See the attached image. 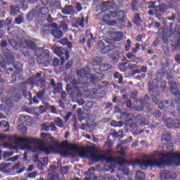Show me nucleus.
<instances>
[{
	"instance_id": "nucleus-1",
	"label": "nucleus",
	"mask_w": 180,
	"mask_h": 180,
	"mask_svg": "<svg viewBox=\"0 0 180 180\" xmlns=\"http://www.w3.org/2000/svg\"><path fill=\"white\" fill-rule=\"evenodd\" d=\"M77 75L79 78L78 80L72 79V82L67 85L66 91L69 93L71 98L78 99L82 96L83 92H86L88 86L94 85L105 78V75L98 73V75H91L86 73V70L81 69L77 71Z\"/></svg>"
},
{
	"instance_id": "nucleus-2",
	"label": "nucleus",
	"mask_w": 180,
	"mask_h": 180,
	"mask_svg": "<svg viewBox=\"0 0 180 180\" xmlns=\"http://www.w3.org/2000/svg\"><path fill=\"white\" fill-rule=\"evenodd\" d=\"M13 143L16 144L17 146H19V144H29V145H34L37 146L39 150L44 153L45 155H50L54 150H56V148L53 146H47L44 144H43V142L41 140L37 139V138H30V139H25L23 137H18L14 139Z\"/></svg>"
},
{
	"instance_id": "nucleus-3",
	"label": "nucleus",
	"mask_w": 180,
	"mask_h": 180,
	"mask_svg": "<svg viewBox=\"0 0 180 180\" xmlns=\"http://www.w3.org/2000/svg\"><path fill=\"white\" fill-rule=\"evenodd\" d=\"M118 160H122L118 162L120 165H131L134 167V165H139V167L143 170H146L148 168V167H157V164L160 165V163H158L157 161L152 160H140L136 159L131 160V162L127 161L122 157H118Z\"/></svg>"
},
{
	"instance_id": "nucleus-4",
	"label": "nucleus",
	"mask_w": 180,
	"mask_h": 180,
	"mask_svg": "<svg viewBox=\"0 0 180 180\" xmlns=\"http://www.w3.org/2000/svg\"><path fill=\"white\" fill-rule=\"evenodd\" d=\"M156 155H159L158 159H153V161H157L158 164H156V167H165L168 162H171V158H174V160H177L179 161V153H172L168 152L167 153H164V151H157L155 153Z\"/></svg>"
},
{
	"instance_id": "nucleus-5",
	"label": "nucleus",
	"mask_w": 180,
	"mask_h": 180,
	"mask_svg": "<svg viewBox=\"0 0 180 180\" xmlns=\"http://www.w3.org/2000/svg\"><path fill=\"white\" fill-rule=\"evenodd\" d=\"M79 155H86L89 154L88 159L92 162V164H96L101 161H105L106 160L105 155H99L95 152V148L92 147L81 148L79 152Z\"/></svg>"
},
{
	"instance_id": "nucleus-6",
	"label": "nucleus",
	"mask_w": 180,
	"mask_h": 180,
	"mask_svg": "<svg viewBox=\"0 0 180 180\" xmlns=\"http://www.w3.org/2000/svg\"><path fill=\"white\" fill-rule=\"evenodd\" d=\"M174 22L169 23V30L164 27L159 28L158 31V36L162 39L165 44H168V37H172L174 34H178L176 28L174 31Z\"/></svg>"
},
{
	"instance_id": "nucleus-7",
	"label": "nucleus",
	"mask_w": 180,
	"mask_h": 180,
	"mask_svg": "<svg viewBox=\"0 0 180 180\" xmlns=\"http://www.w3.org/2000/svg\"><path fill=\"white\" fill-rule=\"evenodd\" d=\"M34 54L37 58V61L39 64L44 65L46 66L50 65V62H49V58H50V51L48 49H43L41 48L37 49L34 51Z\"/></svg>"
},
{
	"instance_id": "nucleus-8",
	"label": "nucleus",
	"mask_w": 180,
	"mask_h": 180,
	"mask_svg": "<svg viewBox=\"0 0 180 180\" xmlns=\"http://www.w3.org/2000/svg\"><path fill=\"white\" fill-rule=\"evenodd\" d=\"M54 18L51 17L50 14V9L48 7L44 6L41 7L38 10V16L37 18V22H40L41 23H44V22H48V23H53Z\"/></svg>"
},
{
	"instance_id": "nucleus-9",
	"label": "nucleus",
	"mask_w": 180,
	"mask_h": 180,
	"mask_svg": "<svg viewBox=\"0 0 180 180\" xmlns=\"http://www.w3.org/2000/svg\"><path fill=\"white\" fill-rule=\"evenodd\" d=\"M147 4L148 5V9H154V12L156 15V18H161V15L163 13H165L168 9L171 8V6L167 3H161L158 6H153V1H147Z\"/></svg>"
},
{
	"instance_id": "nucleus-10",
	"label": "nucleus",
	"mask_w": 180,
	"mask_h": 180,
	"mask_svg": "<svg viewBox=\"0 0 180 180\" xmlns=\"http://www.w3.org/2000/svg\"><path fill=\"white\" fill-rule=\"evenodd\" d=\"M52 50L58 57L60 58V65H64V63H65V60L70 59V51L67 49H65L63 47L53 46L52 47Z\"/></svg>"
},
{
	"instance_id": "nucleus-11",
	"label": "nucleus",
	"mask_w": 180,
	"mask_h": 180,
	"mask_svg": "<svg viewBox=\"0 0 180 180\" xmlns=\"http://www.w3.org/2000/svg\"><path fill=\"white\" fill-rule=\"evenodd\" d=\"M22 68H23V65L20 62H18L14 65V68H9L6 70V73L11 75V78L13 79L11 81V84H15L16 82V75H19L22 72Z\"/></svg>"
},
{
	"instance_id": "nucleus-12",
	"label": "nucleus",
	"mask_w": 180,
	"mask_h": 180,
	"mask_svg": "<svg viewBox=\"0 0 180 180\" xmlns=\"http://www.w3.org/2000/svg\"><path fill=\"white\" fill-rule=\"evenodd\" d=\"M148 88L149 94L150 96H152V101L153 103H155V105H158V103H160V87H158V86H154V85L153 84V82H150L148 84Z\"/></svg>"
},
{
	"instance_id": "nucleus-13",
	"label": "nucleus",
	"mask_w": 180,
	"mask_h": 180,
	"mask_svg": "<svg viewBox=\"0 0 180 180\" xmlns=\"http://www.w3.org/2000/svg\"><path fill=\"white\" fill-rule=\"evenodd\" d=\"M110 15L112 18H116L118 22H120V25H118L119 29H124V27H126L124 24L126 19H127L126 13H124L123 11H110Z\"/></svg>"
},
{
	"instance_id": "nucleus-14",
	"label": "nucleus",
	"mask_w": 180,
	"mask_h": 180,
	"mask_svg": "<svg viewBox=\"0 0 180 180\" xmlns=\"http://www.w3.org/2000/svg\"><path fill=\"white\" fill-rule=\"evenodd\" d=\"M97 11H101V13L109 11V9H117V6L115 4V1H103L101 4L96 6Z\"/></svg>"
},
{
	"instance_id": "nucleus-15",
	"label": "nucleus",
	"mask_w": 180,
	"mask_h": 180,
	"mask_svg": "<svg viewBox=\"0 0 180 180\" xmlns=\"http://www.w3.org/2000/svg\"><path fill=\"white\" fill-rule=\"evenodd\" d=\"M8 43L11 47H13V50L25 51V49H26L24 42L19 38H16L15 39H8Z\"/></svg>"
},
{
	"instance_id": "nucleus-16",
	"label": "nucleus",
	"mask_w": 180,
	"mask_h": 180,
	"mask_svg": "<svg viewBox=\"0 0 180 180\" xmlns=\"http://www.w3.org/2000/svg\"><path fill=\"white\" fill-rule=\"evenodd\" d=\"M59 148H68L70 151H75L79 154L81 148L79 147L77 144H71L68 143V141L65 140L61 142Z\"/></svg>"
},
{
	"instance_id": "nucleus-17",
	"label": "nucleus",
	"mask_w": 180,
	"mask_h": 180,
	"mask_svg": "<svg viewBox=\"0 0 180 180\" xmlns=\"http://www.w3.org/2000/svg\"><path fill=\"white\" fill-rule=\"evenodd\" d=\"M42 32L45 36L46 34H52L55 39H61L63 37L64 33L60 30H43Z\"/></svg>"
},
{
	"instance_id": "nucleus-18",
	"label": "nucleus",
	"mask_w": 180,
	"mask_h": 180,
	"mask_svg": "<svg viewBox=\"0 0 180 180\" xmlns=\"http://www.w3.org/2000/svg\"><path fill=\"white\" fill-rule=\"evenodd\" d=\"M102 21L103 23H105V25H108V26H116L117 25V21L116 20H112V15L110 14H105L102 19Z\"/></svg>"
},
{
	"instance_id": "nucleus-19",
	"label": "nucleus",
	"mask_w": 180,
	"mask_h": 180,
	"mask_svg": "<svg viewBox=\"0 0 180 180\" xmlns=\"http://www.w3.org/2000/svg\"><path fill=\"white\" fill-rule=\"evenodd\" d=\"M85 25H88V16L86 17V20L84 17L77 18L73 23V27H84Z\"/></svg>"
},
{
	"instance_id": "nucleus-20",
	"label": "nucleus",
	"mask_w": 180,
	"mask_h": 180,
	"mask_svg": "<svg viewBox=\"0 0 180 180\" xmlns=\"http://www.w3.org/2000/svg\"><path fill=\"white\" fill-rule=\"evenodd\" d=\"M61 12L63 15H72L75 13V9L72 5H65L63 8H62Z\"/></svg>"
},
{
	"instance_id": "nucleus-21",
	"label": "nucleus",
	"mask_w": 180,
	"mask_h": 180,
	"mask_svg": "<svg viewBox=\"0 0 180 180\" xmlns=\"http://www.w3.org/2000/svg\"><path fill=\"white\" fill-rule=\"evenodd\" d=\"M169 84L170 85V91L172 94L174 95V96H180V91L178 90V86L176 85V83L174 82H169Z\"/></svg>"
},
{
	"instance_id": "nucleus-22",
	"label": "nucleus",
	"mask_w": 180,
	"mask_h": 180,
	"mask_svg": "<svg viewBox=\"0 0 180 180\" xmlns=\"http://www.w3.org/2000/svg\"><path fill=\"white\" fill-rule=\"evenodd\" d=\"M86 37L87 38V47L91 49V44H92V41H95V38L94 37V34L91 32V30H86L85 32Z\"/></svg>"
},
{
	"instance_id": "nucleus-23",
	"label": "nucleus",
	"mask_w": 180,
	"mask_h": 180,
	"mask_svg": "<svg viewBox=\"0 0 180 180\" xmlns=\"http://www.w3.org/2000/svg\"><path fill=\"white\" fill-rule=\"evenodd\" d=\"M99 70L101 72H113V66L109 63L102 64Z\"/></svg>"
},
{
	"instance_id": "nucleus-24",
	"label": "nucleus",
	"mask_w": 180,
	"mask_h": 180,
	"mask_svg": "<svg viewBox=\"0 0 180 180\" xmlns=\"http://www.w3.org/2000/svg\"><path fill=\"white\" fill-rule=\"evenodd\" d=\"M160 178L161 180H171L172 179V175L170 172L164 170L160 174Z\"/></svg>"
},
{
	"instance_id": "nucleus-25",
	"label": "nucleus",
	"mask_w": 180,
	"mask_h": 180,
	"mask_svg": "<svg viewBox=\"0 0 180 180\" xmlns=\"http://www.w3.org/2000/svg\"><path fill=\"white\" fill-rule=\"evenodd\" d=\"M0 129L4 133L9 131V130H11V126L9 125V122L5 120L0 122Z\"/></svg>"
},
{
	"instance_id": "nucleus-26",
	"label": "nucleus",
	"mask_w": 180,
	"mask_h": 180,
	"mask_svg": "<svg viewBox=\"0 0 180 180\" xmlns=\"http://www.w3.org/2000/svg\"><path fill=\"white\" fill-rule=\"evenodd\" d=\"M116 49V46L115 45H105L103 50L100 51L101 54H108V53H110V51H113V50Z\"/></svg>"
},
{
	"instance_id": "nucleus-27",
	"label": "nucleus",
	"mask_w": 180,
	"mask_h": 180,
	"mask_svg": "<svg viewBox=\"0 0 180 180\" xmlns=\"http://www.w3.org/2000/svg\"><path fill=\"white\" fill-rule=\"evenodd\" d=\"M27 84L30 85L32 88H34V86H39V85H40L39 80H37L36 77H34L28 78L27 79Z\"/></svg>"
},
{
	"instance_id": "nucleus-28",
	"label": "nucleus",
	"mask_w": 180,
	"mask_h": 180,
	"mask_svg": "<svg viewBox=\"0 0 180 180\" xmlns=\"http://www.w3.org/2000/svg\"><path fill=\"white\" fill-rule=\"evenodd\" d=\"M141 14H140V13H136L133 19V22L134 23V25H136V26H137V27H141V22H143L141 20Z\"/></svg>"
},
{
	"instance_id": "nucleus-29",
	"label": "nucleus",
	"mask_w": 180,
	"mask_h": 180,
	"mask_svg": "<svg viewBox=\"0 0 180 180\" xmlns=\"http://www.w3.org/2000/svg\"><path fill=\"white\" fill-rule=\"evenodd\" d=\"M162 141H165L163 146H167L171 141V133L165 132L162 134Z\"/></svg>"
},
{
	"instance_id": "nucleus-30",
	"label": "nucleus",
	"mask_w": 180,
	"mask_h": 180,
	"mask_svg": "<svg viewBox=\"0 0 180 180\" xmlns=\"http://www.w3.org/2000/svg\"><path fill=\"white\" fill-rule=\"evenodd\" d=\"M11 16H16L20 12V7L19 6L11 5Z\"/></svg>"
},
{
	"instance_id": "nucleus-31",
	"label": "nucleus",
	"mask_w": 180,
	"mask_h": 180,
	"mask_svg": "<svg viewBox=\"0 0 180 180\" xmlns=\"http://www.w3.org/2000/svg\"><path fill=\"white\" fill-rule=\"evenodd\" d=\"M37 17L36 16V10L32 9L27 15V20L29 22H32V20H37Z\"/></svg>"
},
{
	"instance_id": "nucleus-32",
	"label": "nucleus",
	"mask_w": 180,
	"mask_h": 180,
	"mask_svg": "<svg viewBox=\"0 0 180 180\" xmlns=\"http://www.w3.org/2000/svg\"><path fill=\"white\" fill-rule=\"evenodd\" d=\"M25 43L27 45V47L30 49V50H36L37 45L34 41L27 39L25 41Z\"/></svg>"
},
{
	"instance_id": "nucleus-33",
	"label": "nucleus",
	"mask_w": 180,
	"mask_h": 180,
	"mask_svg": "<svg viewBox=\"0 0 180 180\" xmlns=\"http://www.w3.org/2000/svg\"><path fill=\"white\" fill-rule=\"evenodd\" d=\"M112 61L114 64L119 62V58H120V52L119 51H115L111 56Z\"/></svg>"
},
{
	"instance_id": "nucleus-34",
	"label": "nucleus",
	"mask_w": 180,
	"mask_h": 180,
	"mask_svg": "<svg viewBox=\"0 0 180 180\" xmlns=\"http://www.w3.org/2000/svg\"><path fill=\"white\" fill-rule=\"evenodd\" d=\"M103 63V60L101 57L96 56L93 58L91 64L94 67H98Z\"/></svg>"
},
{
	"instance_id": "nucleus-35",
	"label": "nucleus",
	"mask_w": 180,
	"mask_h": 180,
	"mask_svg": "<svg viewBox=\"0 0 180 180\" xmlns=\"http://www.w3.org/2000/svg\"><path fill=\"white\" fill-rule=\"evenodd\" d=\"M25 18L23 17V13L20 14L14 19V23L15 25H22V23L24 22Z\"/></svg>"
},
{
	"instance_id": "nucleus-36",
	"label": "nucleus",
	"mask_w": 180,
	"mask_h": 180,
	"mask_svg": "<svg viewBox=\"0 0 180 180\" xmlns=\"http://www.w3.org/2000/svg\"><path fill=\"white\" fill-rule=\"evenodd\" d=\"M105 43H108V39H102L101 41H99L97 44V49L98 51L101 52L103 49L104 48Z\"/></svg>"
},
{
	"instance_id": "nucleus-37",
	"label": "nucleus",
	"mask_w": 180,
	"mask_h": 180,
	"mask_svg": "<svg viewBox=\"0 0 180 180\" xmlns=\"http://www.w3.org/2000/svg\"><path fill=\"white\" fill-rule=\"evenodd\" d=\"M136 180H145L146 179V174L144 172L138 170L136 173Z\"/></svg>"
},
{
	"instance_id": "nucleus-38",
	"label": "nucleus",
	"mask_w": 180,
	"mask_h": 180,
	"mask_svg": "<svg viewBox=\"0 0 180 180\" xmlns=\"http://www.w3.org/2000/svg\"><path fill=\"white\" fill-rule=\"evenodd\" d=\"M129 124L131 129H134V130H137L139 129V125H137V124H136V122H133V120L132 119H129V120H127L125 121V124H127V123H130Z\"/></svg>"
},
{
	"instance_id": "nucleus-39",
	"label": "nucleus",
	"mask_w": 180,
	"mask_h": 180,
	"mask_svg": "<svg viewBox=\"0 0 180 180\" xmlns=\"http://www.w3.org/2000/svg\"><path fill=\"white\" fill-rule=\"evenodd\" d=\"M44 95H46V89H43L41 91L37 92L36 97L39 101H43L44 99Z\"/></svg>"
},
{
	"instance_id": "nucleus-40",
	"label": "nucleus",
	"mask_w": 180,
	"mask_h": 180,
	"mask_svg": "<svg viewBox=\"0 0 180 180\" xmlns=\"http://www.w3.org/2000/svg\"><path fill=\"white\" fill-rule=\"evenodd\" d=\"M114 78L115 79H118V84H123V76L120 73H119V72H116L115 73H114Z\"/></svg>"
},
{
	"instance_id": "nucleus-41",
	"label": "nucleus",
	"mask_w": 180,
	"mask_h": 180,
	"mask_svg": "<svg viewBox=\"0 0 180 180\" xmlns=\"http://www.w3.org/2000/svg\"><path fill=\"white\" fill-rule=\"evenodd\" d=\"M137 4H139V2L136 0H132L131 4V9L132 12H137L139 11Z\"/></svg>"
},
{
	"instance_id": "nucleus-42",
	"label": "nucleus",
	"mask_w": 180,
	"mask_h": 180,
	"mask_svg": "<svg viewBox=\"0 0 180 180\" xmlns=\"http://www.w3.org/2000/svg\"><path fill=\"white\" fill-rule=\"evenodd\" d=\"M62 84L60 82L57 83L56 86H54V89L53 90V93L54 95H57L60 91L62 89Z\"/></svg>"
},
{
	"instance_id": "nucleus-43",
	"label": "nucleus",
	"mask_w": 180,
	"mask_h": 180,
	"mask_svg": "<svg viewBox=\"0 0 180 180\" xmlns=\"http://www.w3.org/2000/svg\"><path fill=\"white\" fill-rule=\"evenodd\" d=\"M6 60L8 65L13 64V61H15V57H13L12 55L6 56Z\"/></svg>"
},
{
	"instance_id": "nucleus-44",
	"label": "nucleus",
	"mask_w": 180,
	"mask_h": 180,
	"mask_svg": "<svg viewBox=\"0 0 180 180\" xmlns=\"http://www.w3.org/2000/svg\"><path fill=\"white\" fill-rule=\"evenodd\" d=\"M160 91L162 92H167L168 91V87H167V82L162 81L160 83Z\"/></svg>"
},
{
	"instance_id": "nucleus-45",
	"label": "nucleus",
	"mask_w": 180,
	"mask_h": 180,
	"mask_svg": "<svg viewBox=\"0 0 180 180\" xmlns=\"http://www.w3.org/2000/svg\"><path fill=\"white\" fill-rule=\"evenodd\" d=\"M127 64V62L125 63H121L119 65V70L121 71V72H126L127 68H126V65Z\"/></svg>"
},
{
	"instance_id": "nucleus-46",
	"label": "nucleus",
	"mask_w": 180,
	"mask_h": 180,
	"mask_svg": "<svg viewBox=\"0 0 180 180\" xmlns=\"http://www.w3.org/2000/svg\"><path fill=\"white\" fill-rule=\"evenodd\" d=\"M123 37H124V34H123V32H117L115 36V40H117V41H120L121 40H123Z\"/></svg>"
},
{
	"instance_id": "nucleus-47",
	"label": "nucleus",
	"mask_w": 180,
	"mask_h": 180,
	"mask_svg": "<svg viewBox=\"0 0 180 180\" xmlns=\"http://www.w3.org/2000/svg\"><path fill=\"white\" fill-rule=\"evenodd\" d=\"M180 126V122L178 119H174L172 129H178Z\"/></svg>"
},
{
	"instance_id": "nucleus-48",
	"label": "nucleus",
	"mask_w": 180,
	"mask_h": 180,
	"mask_svg": "<svg viewBox=\"0 0 180 180\" xmlns=\"http://www.w3.org/2000/svg\"><path fill=\"white\" fill-rule=\"evenodd\" d=\"M180 126V122L178 119H174L172 129H178Z\"/></svg>"
},
{
	"instance_id": "nucleus-49",
	"label": "nucleus",
	"mask_w": 180,
	"mask_h": 180,
	"mask_svg": "<svg viewBox=\"0 0 180 180\" xmlns=\"http://www.w3.org/2000/svg\"><path fill=\"white\" fill-rule=\"evenodd\" d=\"M172 123H174V120H172V118L168 117L166 119V126L169 129H172Z\"/></svg>"
},
{
	"instance_id": "nucleus-50",
	"label": "nucleus",
	"mask_w": 180,
	"mask_h": 180,
	"mask_svg": "<svg viewBox=\"0 0 180 180\" xmlns=\"http://www.w3.org/2000/svg\"><path fill=\"white\" fill-rule=\"evenodd\" d=\"M55 122L56 123V126H58V127H64V123H63V120H61V118L56 117Z\"/></svg>"
},
{
	"instance_id": "nucleus-51",
	"label": "nucleus",
	"mask_w": 180,
	"mask_h": 180,
	"mask_svg": "<svg viewBox=\"0 0 180 180\" xmlns=\"http://www.w3.org/2000/svg\"><path fill=\"white\" fill-rule=\"evenodd\" d=\"M41 77V73H37L35 76H34V78H36L37 81H39V84H43V82H44V79H43V78Z\"/></svg>"
},
{
	"instance_id": "nucleus-52",
	"label": "nucleus",
	"mask_w": 180,
	"mask_h": 180,
	"mask_svg": "<svg viewBox=\"0 0 180 180\" xmlns=\"http://www.w3.org/2000/svg\"><path fill=\"white\" fill-rule=\"evenodd\" d=\"M0 65H3V70H6V61L2 55H0Z\"/></svg>"
},
{
	"instance_id": "nucleus-53",
	"label": "nucleus",
	"mask_w": 180,
	"mask_h": 180,
	"mask_svg": "<svg viewBox=\"0 0 180 180\" xmlns=\"http://www.w3.org/2000/svg\"><path fill=\"white\" fill-rule=\"evenodd\" d=\"M130 49H131V40L127 39V43L125 44V51L127 52L130 51Z\"/></svg>"
},
{
	"instance_id": "nucleus-54",
	"label": "nucleus",
	"mask_w": 180,
	"mask_h": 180,
	"mask_svg": "<svg viewBox=\"0 0 180 180\" xmlns=\"http://www.w3.org/2000/svg\"><path fill=\"white\" fill-rule=\"evenodd\" d=\"M60 26L62 30H64L65 32H67V30H68V25L65 21H62L60 24Z\"/></svg>"
},
{
	"instance_id": "nucleus-55",
	"label": "nucleus",
	"mask_w": 180,
	"mask_h": 180,
	"mask_svg": "<svg viewBox=\"0 0 180 180\" xmlns=\"http://www.w3.org/2000/svg\"><path fill=\"white\" fill-rule=\"evenodd\" d=\"M9 167V163H0V172H4Z\"/></svg>"
},
{
	"instance_id": "nucleus-56",
	"label": "nucleus",
	"mask_w": 180,
	"mask_h": 180,
	"mask_svg": "<svg viewBox=\"0 0 180 180\" xmlns=\"http://www.w3.org/2000/svg\"><path fill=\"white\" fill-rule=\"evenodd\" d=\"M50 143H51V144H52V146H53L52 147L55 148V150H56V148H60V143L58 142H57V141L51 140Z\"/></svg>"
},
{
	"instance_id": "nucleus-57",
	"label": "nucleus",
	"mask_w": 180,
	"mask_h": 180,
	"mask_svg": "<svg viewBox=\"0 0 180 180\" xmlns=\"http://www.w3.org/2000/svg\"><path fill=\"white\" fill-rule=\"evenodd\" d=\"M69 170H70V167H68V166H65L62 167V169H61L62 175H67V174H68Z\"/></svg>"
},
{
	"instance_id": "nucleus-58",
	"label": "nucleus",
	"mask_w": 180,
	"mask_h": 180,
	"mask_svg": "<svg viewBox=\"0 0 180 180\" xmlns=\"http://www.w3.org/2000/svg\"><path fill=\"white\" fill-rule=\"evenodd\" d=\"M111 136L114 137V139H122L123 137L122 135H119V132H117L116 130H115L114 132L111 134Z\"/></svg>"
},
{
	"instance_id": "nucleus-59",
	"label": "nucleus",
	"mask_w": 180,
	"mask_h": 180,
	"mask_svg": "<svg viewBox=\"0 0 180 180\" xmlns=\"http://www.w3.org/2000/svg\"><path fill=\"white\" fill-rule=\"evenodd\" d=\"M138 95H139V91H135L132 92L130 95V99L135 101V99H137Z\"/></svg>"
},
{
	"instance_id": "nucleus-60",
	"label": "nucleus",
	"mask_w": 180,
	"mask_h": 180,
	"mask_svg": "<svg viewBox=\"0 0 180 180\" xmlns=\"http://www.w3.org/2000/svg\"><path fill=\"white\" fill-rule=\"evenodd\" d=\"M52 63L53 67H58V65H60V60H58L57 58H54L52 60Z\"/></svg>"
},
{
	"instance_id": "nucleus-61",
	"label": "nucleus",
	"mask_w": 180,
	"mask_h": 180,
	"mask_svg": "<svg viewBox=\"0 0 180 180\" xmlns=\"http://www.w3.org/2000/svg\"><path fill=\"white\" fill-rule=\"evenodd\" d=\"M73 64H74V62H73L72 60H69V61L66 63V65H65V70H70V68H71V67H72V65H73Z\"/></svg>"
},
{
	"instance_id": "nucleus-62",
	"label": "nucleus",
	"mask_w": 180,
	"mask_h": 180,
	"mask_svg": "<svg viewBox=\"0 0 180 180\" xmlns=\"http://www.w3.org/2000/svg\"><path fill=\"white\" fill-rule=\"evenodd\" d=\"M161 115H162V113L160 112V110H155L153 114V117H156V119L161 117Z\"/></svg>"
},
{
	"instance_id": "nucleus-63",
	"label": "nucleus",
	"mask_w": 180,
	"mask_h": 180,
	"mask_svg": "<svg viewBox=\"0 0 180 180\" xmlns=\"http://www.w3.org/2000/svg\"><path fill=\"white\" fill-rule=\"evenodd\" d=\"M37 164L38 169H39L40 171L43 170V169L45 167L44 163H43V162L39 160V162H38Z\"/></svg>"
},
{
	"instance_id": "nucleus-64",
	"label": "nucleus",
	"mask_w": 180,
	"mask_h": 180,
	"mask_svg": "<svg viewBox=\"0 0 180 180\" xmlns=\"http://www.w3.org/2000/svg\"><path fill=\"white\" fill-rule=\"evenodd\" d=\"M41 127L44 131H50V125H47L46 123L42 124Z\"/></svg>"
}]
</instances>
